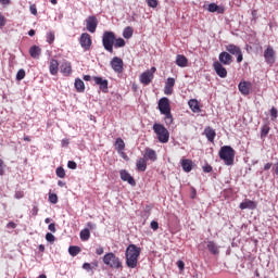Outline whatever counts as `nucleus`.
I'll use <instances>...</instances> for the list:
<instances>
[{
    "label": "nucleus",
    "mask_w": 278,
    "mask_h": 278,
    "mask_svg": "<svg viewBox=\"0 0 278 278\" xmlns=\"http://www.w3.org/2000/svg\"><path fill=\"white\" fill-rule=\"evenodd\" d=\"M92 79L96 86H99L100 90L104 92V94H108V86H109L108 79H103V77H100V76H93Z\"/></svg>",
    "instance_id": "13"
},
{
    "label": "nucleus",
    "mask_w": 278,
    "mask_h": 278,
    "mask_svg": "<svg viewBox=\"0 0 278 278\" xmlns=\"http://www.w3.org/2000/svg\"><path fill=\"white\" fill-rule=\"evenodd\" d=\"M159 110H160L161 114H169L170 101L168 100V98H162L159 101Z\"/></svg>",
    "instance_id": "15"
},
{
    "label": "nucleus",
    "mask_w": 278,
    "mask_h": 278,
    "mask_svg": "<svg viewBox=\"0 0 278 278\" xmlns=\"http://www.w3.org/2000/svg\"><path fill=\"white\" fill-rule=\"evenodd\" d=\"M177 266H178L179 270H180L181 273H184V270H185V268H186V263H184V261H178V262H177Z\"/></svg>",
    "instance_id": "52"
},
{
    "label": "nucleus",
    "mask_w": 278,
    "mask_h": 278,
    "mask_svg": "<svg viewBox=\"0 0 278 278\" xmlns=\"http://www.w3.org/2000/svg\"><path fill=\"white\" fill-rule=\"evenodd\" d=\"M58 71H60V63L55 59L50 60V65H49V72L52 75H58Z\"/></svg>",
    "instance_id": "24"
},
{
    "label": "nucleus",
    "mask_w": 278,
    "mask_h": 278,
    "mask_svg": "<svg viewBox=\"0 0 278 278\" xmlns=\"http://www.w3.org/2000/svg\"><path fill=\"white\" fill-rule=\"evenodd\" d=\"M55 173L56 177H59L60 179H64V177H66V170H64V167L62 166L58 167Z\"/></svg>",
    "instance_id": "39"
},
{
    "label": "nucleus",
    "mask_w": 278,
    "mask_h": 278,
    "mask_svg": "<svg viewBox=\"0 0 278 278\" xmlns=\"http://www.w3.org/2000/svg\"><path fill=\"white\" fill-rule=\"evenodd\" d=\"M119 177H121L122 181H127V184H129V186H136V179L132 178L131 174H129V172H127V169H122L119 172Z\"/></svg>",
    "instance_id": "16"
},
{
    "label": "nucleus",
    "mask_w": 278,
    "mask_h": 278,
    "mask_svg": "<svg viewBox=\"0 0 278 278\" xmlns=\"http://www.w3.org/2000/svg\"><path fill=\"white\" fill-rule=\"evenodd\" d=\"M192 160L190 159H182L181 160V166H182V170L185 173H190L192 170Z\"/></svg>",
    "instance_id": "28"
},
{
    "label": "nucleus",
    "mask_w": 278,
    "mask_h": 278,
    "mask_svg": "<svg viewBox=\"0 0 278 278\" xmlns=\"http://www.w3.org/2000/svg\"><path fill=\"white\" fill-rule=\"evenodd\" d=\"M176 64L180 68H186V66H188V58H186L184 54H178L176 56Z\"/></svg>",
    "instance_id": "26"
},
{
    "label": "nucleus",
    "mask_w": 278,
    "mask_h": 278,
    "mask_svg": "<svg viewBox=\"0 0 278 278\" xmlns=\"http://www.w3.org/2000/svg\"><path fill=\"white\" fill-rule=\"evenodd\" d=\"M153 131L154 134H156L159 142L166 144V142L170 140V134L168 132V129H166L164 125L155 123L153 125Z\"/></svg>",
    "instance_id": "3"
},
{
    "label": "nucleus",
    "mask_w": 278,
    "mask_h": 278,
    "mask_svg": "<svg viewBox=\"0 0 278 278\" xmlns=\"http://www.w3.org/2000/svg\"><path fill=\"white\" fill-rule=\"evenodd\" d=\"M126 42H125V39L123 38H117L115 37V41L113 43V46L115 47V49H121L123 47H125Z\"/></svg>",
    "instance_id": "37"
},
{
    "label": "nucleus",
    "mask_w": 278,
    "mask_h": 278,
    "mask_svg": "<svg viewBox=\"0 0 278 278\" xmlns=\"http://www.w3.org/2000/svg\"><path fill=\"white\" fill-rule=\"evenodd\" d=\"M149 8H157V0H147Z\"/></svg>",
    "instance_id": "51"
},
{
    "label": "nucleus",
    "mask_w": 278,
    "mask_h": 278,
    "mask_svg": "<svg viewBox=\"0 0 278 278\" xmlns=\"http://www.w3.org/2000/svg\"><path fill=\"white\" fill-rule=\"evenodd\" d=\"M39 251H40L41 253H45V244H40V245H39Z\"/></svg>",
    "instance_id": "63"
},
{
    "label": "nucleus",
    "mask_w": 278,
    "mask_h": 278,
    "mask_svg": "<svg viewBox=\"0 0 278 278\" xmlns=\"http://www.w3.org/2000/svg\"><path fill=\"white\" fill-rule=\"evenodd\" d=\"M103 253H105V250L103 249V247H99L96 249V254L97 255H103Z\"/></svg>",
    "instance_id": "54"
},
{
    "label": "nucleus",
    "mask_w": 278,
    "mask_h": 278,
    "mask_svg": "<svg viewBox=\"0 0 278 278\" xmlns=\"http://www.w3.org/2000/svg\"><path fill=\"white\" fill-rule=\"evenodd\" d=\"M25 70L21 68L18 70L17 74H16V80L17 81H23V79H25Z\"/></svg>",
    "instance_id": "42"
},
{
    "label": "nucleus",
    "mask_w": 278,
    "mask_h": 278,
    "mask_svg": "<svg viewBox=\"0 0 278 278\" xmlns=\"http://www.w3.org/2000/svg\"><path fill=\"white\" fill-rule=\"evenodd\" d=\"M134 36V28L131 26H128L123 31V37L126 38V40H129Z\"/></svg>",
    "instance_id": "35"
},
{
    "label": "nucleus",
    "mask_w": 278,
    "mask_h": 278,
    "mask_svg": "<svg viewBox=\"0 0 278 278\" xmlns=\"http://www.w3.org/2000/svg\"><path fill=\"white\" fill-rule=\"evenodd\" d=\"M88 229H97V225H94L92 222L87 223Z\"/></svg>",
    "instance_id": "57"
},
{
    "label": "nucleus",
    "mask_w": 278,
    "mask_h": 278,
    "mask_svg": "<svg viewBox=\"0 0 278 278\" xmlns=\"http://www.w3.org/2000/svg\"><path fill=\"white\" fill-rule=\"evenodd\" d=\"M90 79H92V76H90V75H85L84 76L85 81H90Z\"/></svg>",
    "instance_id": "60"
},
{
    "label": "nucleus",
    "mask_w": 278,
    "mask_h": 278,
    "mask_svg": "<svg viewBox=\"0 0 278 278\" xmlns=\"http://www.w3.org/2000/svg\"><path fill=\"white\" fill-rule=\"evenodd\" d=\"M164 116H165V124L166 125H173V114L169 112V113H163Z\"/></svg>",
    "instance_id": "41"
},
{
    "label": "nucleus",
    "mask_w": 278,
    "mask_h": 278,
    "mask_svg": "<svg viewBox=\"0 0 278 278\" xmlns=\"http://www.w3.org/2000/svg\"><path fill=\"white\" fill-rule=\"evenodd\" d=\"M67 167L71 168V170H76L77 163L75 161H68L67 162Z\"/></svg>",
    "instance_id": "46"
},
{
    "label": "nucleus",
    "mask_w": 278,
    "mask_h": 278,
    "mask_svg": "<svg viewBox=\"0 0 278 278\" xmlns=\"http://www.w3.org/2000/svg\"><path fill=\"white\" fill-rule=\"evenodd\" d=\"M38 278H47V275L41 274V275L38 276Z\"/></svg>",
    "instance_id": "64"
},
{
    "label": "nucleus",
    "mask_w": 278,
    "mask_h": 278,
    "mask_svg": "<svg viewBox=\"0 0 278 278\" xmlns=\"http://www.w3.org/2000/svg\"><path fill=\"white\" fill-rule=\"evenodd\" d=\"M28 36H36V30L30 29V30L28 31Z\"/></svg>",
    "instance_id": "61"
},
{
    "label": "nucleus",
    "mask_w": 278,
    "mask_h": 278,
    "mask_svg": "<svg viewBox=\"0 0 278 278\" xmlns=\"http://www.w3.org/2000/svg\"><path fill=\"white\" fill-rule=\"evenodd\" d=\"M110 64H111V68H113V71L115 73H118V74L123 73V71H124V68H123V66H124L123 59H121L118 56H114Z\"/></svg>",
    "instance_id": "11"
},
{
    "label": "nucleus",
    "mask_w": 278,
    "mask_h": 278,
    "mask_svg": "<svg viewBox=\"0 0 278 278\" xmlns=\"http://www.w3.org/2000/svg\"><path fill=\"white\" fill-rule=\"evenodd\" d=\"M40 53H42V49H40V47L38 46H31L29 48V55L30 58H33L34 60H38V58H40Z\"/></svg>",
    "instance_id": "25"
},
{
    "label": "nucleus",
    "mask_w": 278,
    "mask_h": 278,
    "mask_svg": "<svg viewBox=\"0 0 278 278\" xmlns=\"http://www.w3.org/2000/svg\"><path fill=\"white\" fill-rule=\"evenodd\" d=\"M84 270H87V273H90L93 268H99V263L93 262V263H84L83 264Z\"/></svg>",
    "instance_id": "34"
},
{
    "label": "nucleus",
    "mask_w": 278,
    "mask_h": 278,
    "mask_svg": "<svg viewBox=\"0 0 278 278\" xmlns=\"http://www.w3.org/2000/svg\"><path fill=\"white\" fill-rule=\"evenodd\" d=\"M203 173H212L214 170V168L212 167V165L206 164L202 167Z\"/></svg>",
    "instance_id": "47"
},
{
    "label": "nucleus",
    "mask_w": 278,
    "mask_h": 278,
    "mask_svg": "<svg viewBox=\"0 0 278 278\" xmlns=\"http://www.w3.org/2000/svg\"><path fill=\"white\" fill-rule=\"evenodd\" d=\"M115 149H116L117 153H123V151H125V141L123 140V138L116 139Z\"/></svg>",
    "instance_id": "30"
},
{
    "label": "nucleus",
    "mask_w": 278,
    "mask_h": 278,
    "mask_svg": "<svg viewBox=\"0 0 278 278\" xmlns=\"http://www.w3.org/2000/svg\"><path fill=\"white\" fill-rule=\"evenodd\" d=\"M68 253L72 255V257H76V255H79L81 253V248L77 245H72L68 248Z\"/></svg>",
    "instance_id": "33"
},
{
    "label": "nucleus",
    "mask_w": 278,
    "mask_h": 278,
    "mask_svg": "<svg viewBox=\"0 0 278 278\" xmlns=\"http://www.w3.org/2000/svg\"><path fill=\"white\" fill-rule=\"evenodd\" d=\"M188 105L192 112H200L201 109L199 108V101L197 99H191L188 102Z\"/></svg>",
    "instance_id": "31"
},
{
    "label": "nucleus",
    "mask_w": 278,
    "mask_h": 278,
    "mask_svg": "<svg viewBox=\"0 0 278 278\" xmlns=\"http://www.w3.org/2000/svg\"><path fill=\"white\" fill-rule=\"evenodd\" d=\"M12 0H0L1 5H10Z\"/></svg>",
    "instance_id": "59"
},
{
    "label": "nucleus",
    "mask_w": 278,
    "mask_h": 278,
    "mask_svg": "<svg viewBox=\"0 0 278 278\" xmlns=\"http://www.w3.org/2000/svg\"><path fill=\"white\" fill-rule=\"evenodd\" d=\"M136 168L139 173L147 170V159H144V156L137 160Z\"/></svg>",
    "instance_id": "22"
},
{
    "label": "nucleus",
    "mask_w": 278,
    "mask_h": 278,
    "mask_svg": "<svg viewBox=\"0 0 278 278\" xmlns=\"http://www.w3.org/2000/svg\"><path fill=\"white\" fill-rule=\"evenodd\" d=\"M213 68L216 73V75H218V77H220L222 79H225V77H227V68H225V64L215 61L213 63Z\"/></svg>",
    "instance_id": "10"
},
{
    "label": "nucleus",
    "mask_w": 278,
    "mask_h": 278,
    "mask_svg": "<svg viewBox=\"0 0 278 278\" xmlns=\"http://www.w3.org/2000/svg\"><path fill=\"white\" fill-rule=\"evenodd\" d=\"M5 16L3 14L0 13V29H2V27H5Z\"/></svg>",
    "instance_id": "50"
},
{
    "label": "nucleus",
    "mask_w": 278,
    "mask_h": 278,
    "mask_svg": "<svg viewBox=\"0 0 278 278\" xmlns=\"http://www.w3.org/2000/svg\"><path fill=\"white\" fill-rule=\"evenodd\" d=\"M48 229H49V231H52V233H55V231H56V229H55V224H50L49 226H48Z\"/></svg>",
    "instance_id": "55"
},
{
    "label": "nucleus",
    "mask_w": 278,
    "mask_h": 278,
    "mask_svg": "<svg viewBox=\"0 0 278 278\" xmlns=\"http://www.w3.org/2000/svg\"><path fill=\"white\" fill-rule=\"evenodd\" d=\"M74 86L76 88V92H85L86 91V84L80 78H76Z\"/></svg>",
    "instance_id": "29"
},
{
    "label": "nucleus",
    "mask_w": 278,
    "mask_h": 278,
    "mask_svg": "<svg viewBox=\"0 0 278 278\" xmlns=\"http://www.w3.org/2000/svg\"><path fill=\"white\" fill-rule=\"evenodd\" d=\"M150 227L153 229V231H157V229H160V224L155 220H152Z\"/></svg>",
    "instance_id": "48"
},
{
    "label": "nucleus",
    "mask_w": 278,
    "mask_h": 278,
    "mask_svg": "<svg viewBox=\"0 0 278 278\" xmlns=\"http://www.w3.org/2000/svg\"><path fill=\"white\" fill-rule=\"evenodd\" d=\"M80 240H83V242L90 240V229L85 228L80 231Z\"/></svg>",
    "instance_id": "32"
},
{
    "label": "nucleus",
    "mask_w": 278,
    "mask_h": 278,
    "mask_svg": "<svg viewBox=\"0 0 278 278\" xmlns=\"http://www.w3.org/2000/svg\"><path fill=\"white\" fill-rule=\"evenodd\" d=\"M240 210H256L257 204L253 200H245L239 205Z\"/></svg>",
    "instance_id": "20"
},
{
    "label": "nucleus",
    "mask_w": 278,
    "mask_h": 278,
    "mask_svg": "<svg viewBox=\"0 0 278 278\" xmlns=\"http://www.w3.org/2000/svg\"><path fill=\"white\" fill-rule=\"evenodd\" d=\"M143 159L147 162H149V160H150V162H156L157 161V153L155 152V150H153L151 148H148L144 151Z\"/></svg>",
    "instance_id": "19"
},
{
    "label": "nucleus",
    "mask_w": 278,
    "mask_h": 278,
    "mask_svg": "<svg viewBox=\"0 0 278 278\" xmlns=\"http://www.w3.org/2000/svg\"><path fill=\"white\" fill-rule=\"evenodd\" d=\"M30 13L34 14V16H36L38 14V9H36V4H31L29 7Z\"/></svg>",
    "instance_id": "53"
},
{
    "label": "nucleus",
    "mask_w": 278,
    "mask_h": 278,
    "mask_svg": "<svg viewBox=\"0 0 278 278\" xmlns=\"http://www.w3.org/2000/svg\"><path fill=\"white\" fill-rule=\"evenodd\" d=\"M53 42H55V33L53 31L47 33V43L53 45Z\"/></svg>",
    "instance_id": "40"
},
{
    "label": "nucleus",
    "mask_w": 278,
    "mask_h": 278,
    "mask_svg": "<svg viewBox=\"0 0 278 278\" xmlns=\"http://www.w3.org/2000/svg\"><path fill=\"white\" fill-rule=\"evenodd\" d=\"M275 55H277L275 49H273V46H268L264 51L265 62L267 64H275Z\"/></svg>",
    "instance_id": "12"
},
{
    "label": "nucleus",
    "mask_w": 278,
    "mask_h": 278,
    "mask_svg": "<svg viewBox=\"0 0 278 278\" xmlns=\"http://www.w3.org/2000/svg\"><path fill=\"white\" fill-rule=\"evenodd\" d=\"M5 175V162L0 159V177H3Z\"/></svg>",
    "instance_id": "43"
},
{
    "label": "nucleus",
    "mask_w": 278,
    "mask_h": 278,
    "mask_svg": "<svg viewBox=\"0 0 278 278\" xmlns=\"http://www.w3.org/2000/svg\"><path fill=\"white\" fill-rule=\"evenodd\" d=\"M8 229H16V223L14 222H10L8 225H7Z\"/></svg>",
    "instance_id": "56"
},
{
    "label": "nucleus",
    "mask_w": 278,
    "mask_h": 278,
    "mask_svg": "<svg viewBox=\"0 0 278 278\" xmlns=\"http://www.w3.org/2000/svg\"><path fill=\"white\" fill-rule=\"evenodd\" d=\"M194 197H197V189L192 188V195H191V199H194Z\"/></svg>",
    "instance_id": "62"
},
{
    "label": "nucleus",
    "mask_w": 278,
    "mask_h": 278,
    "mask_svg": "<svg viewBox=\"0 0 278 278\" xmlns=\"http://www.w3.org/2000/svg\"><path fill=\"white\" fill-rule=\"evenodd\" d=\"M204 136H206V139L208 140V142H214V138H216V130H214V128L207 126L204 129Z\"/></svg>",
    "instance_id": "23"
},
{
    "label": "nucleus",
    "mask_w": 278,
    "mask_h": 278,
    "mask_svg": "<svg viewBox=\"0 0 278 278\" xmlns=\"http://www.w3.org/2000/svg\"><path fill=\"white\" fill-rule=\"evenodd\" d=\"M206 249L212 255H218L220 253L218 245L214 241H207Z\"/></svg>",
    "instance_id": "27"
},
{
    "label": "nucleus",
    "mask_w": 278,
    "mask_h": 278,
    "mask_svg": "<svg viewBox=\"0 0 278 278\" xmlns=\"http://www.w3.org/2000/svg\"><path fill=\"white\" fill-rule=\"evenodd\" d=\"M270 168H273V163H266L264 165V170H270Z\"/></svg>",
    "instance_id": "58"
},
{
    "label": "nucleus",
    "mask_w": 278,
    "mask_h": 278,
    "mask_svg": "<svg viewBox=\"0 0 278 278\" xmlns=\"http://www.w3.org/2000/svg\"><path fill=\"white\" fill-rule=\"evenodd\" d=\"M103 262L105 266H109V268H123V262L114 252H109L103 256Z\"/></svg>",
    "instance_id": "5"
},
{
    "label": "nucleus",
    "mask_w": 278,
    "mask_h": 278,
    "mask_svg": "<svg viewBox=\"0 0 278 278\" xmlns=\"http://www.w3.org/2000/svg\"><path fill=\"white\" fill-rule=\"evenodd\" d=\"M98 25H99V20H97V16L91 15L87 17L86 20L87 31H89L90 34H94V31H97Z\"/></svg>",
    "instance_id": "9"
},
{
    "label": "nucleus",
    "mask_w": 278,
    "mask_h": 278,
    "mask_svg": "<svg viewBox=\"0 0 278 278\" xmlns=\"http://www.w3.org/2000/svg\"><path fill=\"white\" fill-rule=\"evenodd\" d=\"M173 88H175V78L169 77L165 84L164 93L173 94Z\"/></svg>",
    "instance_id": "21"
},
{
    "label": "nucleus",
    "mask_w": 278,
    "mask_h": 278,
    "mask_svg": "<svg viewBox=\"0 0 278 278\" xmlns=\"http://www.w3.org/2000/svg\"><path fill=\"white\" fill-rule=\"evenodd\" d=\"M226 52L229 53L231 56L236 55L237 62L239 64L240 62H242V60H244V56L242 55V49L233 43H229L228 46H226Z\"/></svg>",
    "instance_id": "6"
},
{
    "label": "nucleus",
    "mask_w": 278,
    "mask_h": 278,
    "mask_svg": "<svg viewBox=\"0 0 278 278\" xmlns=\"http://www.w3.org/2000/svg\"><path fill=\"white\" fill-rule=\"evenodd\" d=\"M60 71L62 75L68 77L73 73V65L71 64V62L64 61L60 66Z\"/></svg>",
    "instance_id": "18"
},
{
    "label": "nucleus",
    "mask_w": 278,
    "mask_h": 278,
    "mask_svg": "<svg viewBox=\"0 0 278 278\" xmlns=\"http://www.w3.org/2000/svg\"><path fill=\"white\" fill-rule=\"evenodd\" d=\"M49 201H50V203H53V205H55V203H58V194L50 193L49 194Z\"/></svg>",
    "instance_id": "44"
},
{
    "label": "nucleus",
    "mask_w": 278,
    "mask_h": 278,
    "mask_svg": "<svg viewBox=\"0 0 278 278\" xmlns=\"http://www.w3.org/2000/svg\"><path fill=\"white\" fill-rule=\"evenodd\" d=\"M115 40H116V35L114 34V31L106 30L103 33L102 45L105 51H109V53H114Z\"/></svg>",
    "instance_id": "4"
},
{
    "label": "nucleus",
    "mask_w": 278,
    "mask_h": 278,
    "mask_svg": "<svg viewBox=\"0 0 278 278\" xmlns=\"http://www.w3.org/2000/svg\"><path fill=\"white\" fill-rule=\"evenodd\" d=\"M268 134H270V126H268V124H265L261 128V138H266Z\"/></svg>",
    "instance_id": "36"
},
{
    "label": "nucleus",
    "mask_w": 278,
    "mask_h": 278,
    "mask_svg": "<svg viewBox=\"0 0 278 278\" xmlns=\"http://www.w3.org/2000/svg\"><path fill=\"white\" fill-rule=\"evenodd\" d=\"M218 60L219 64H224V66H229L233 62V56H231L229 52L223 51L219 53Z\"/></svg>",
    "instance_id": "14"
},
{
    "label": "nucleus",
    "mask_w": 278,
    "mask_h": 278,
    "mask_svg": "<svg viewBox=\"0 0 278 278\" xmlns=\"http://www.w3.org/2000/svg\"><path fill=\"white\" fill-rule=\"evenodd\" d=\"M208 12H218V14H223V9L220 10L216 3L208 4Z\"/></svg>",
    "instance_id": "38"
},
{
    "label": "nucleus",
    "mask_w": 278,
    "mask_h": 278,
    "mask_svg": "<svg viewBox=\"0 0 278 278\" xmlns=\"http://www.w3.org/2000/svg\"><path fill=\"white\" fill-rule=\"evenodd\" d=\"M156 71H157V68L151 67L150 70L143 72L139 78L140 83L143 84V86H149V84H151V81H153V77H154Z\"/></svg>",
    "instance_id": "7"
},
{
    "label": "nucleus",
    "mask_w": 278,
    "mask_h": 278,
    "mask_svg": "<svg viewBox=\"0 0 278 278\" xmlns=\"http://www.w3.org/2000/svg\"><path fill=\"white\" fill-rule=\"evenodd\" d=\"M218 155L226 166H233V160H236V150H233L231 146H223Z\"/></svg>",
    "instance_id": "2"
},
{
    "label": "nucleus",
    "mask_w": 278,
    "mask_h": 278,
    "mask_svg": "<svg viewBox=\"0 0 278 278\" xmlns=\"http://www.w3.org/2000/svg\"><path fill=\"white\" fill-rule=\"evenodd\" d=\"M46 240H47V242H53L55 240V236H53V233H51V232H48L46 235Z\"/></svg>",
    "instance_id": "49"
},
{
    "label": "nucleus",
    "mask_w": 278,
    "mask_h": 278,
    "mask_svg": "<svg viewBox=\"0 0 278 278\" xmlns=\"http://www.w3.org/2000/svg\"><path fill=\"white\" fill-rule=\"evenodd\" d=\"M80 47L84 48L85 51H90L92 47V37L88 33H83L79 38Z\"/></svg>",
    "instance_id": "8"
},
{
    "label": "nucleus",
    "mask_w": 278,
    "mask_h": 278,
    "mask_svg": "<svg viewBox=\"0 0 278 278\" xmlns=\"http://www.w3.org/2000/svg\"><path fill=\"white\" fill-rule=\"evenodd\" d=\"M142 250L136 244H129L126 249V266L128 268H136L138 266V257Z\"/></svg>",
    "instance_id": "1"
},
{
    "label": "nucleus",
    "mask_w": 278,
    "mask_h": 278,
    "mask_svg": "<svg viewBox=\"0 0 278 278\" xmlns=\"http://www.w3.org/2000/svg\"><path fill=\"white\" fill-rule=\"evenodd\" d=\"M270 116H271V121H277L278 111L275 109V106L270 109Z\"/></svg>",
    "instance_id": "45"
},
{
    "label": "nucleus",
    "mask_w": 278,
    "mask_h": 278,
    "mask_svg": "<svg viewBox=\"0 0 278 278\" xmlns=\"http://www.w3.org/2000/svg\"><path fill=\"white\" fill-rule=\"evenodd\" d=\"M239 92H241V94H250L251 92V88H253V85L251 84V81H247V80H243L241 83H239Z\"/></svg>",
    "instance_id": "17"
}]
</instances>
